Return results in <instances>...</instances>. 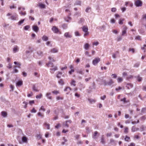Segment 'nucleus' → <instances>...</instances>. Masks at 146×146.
Returning <instances> with one entry per match:
<instances>
[{
    "instance_id": "f257e3e1",
    "label": "nucleus",
    "mask_w": 146,
    "mask_h": 146,
    "mask_svg": "<svg viewBox=\"0 0 146 146\" xmlns=\"http://www.w3.org/2000/svg\"><path fill=\"white\" fill-rule=\"evenodd\" d=\"M134 5L137 7H141L142 5V2L140 0H135Z\"/></svg>"
},
{
    "instance_id": "f03ea898",
    "label": "nucleus",
    "mask_w": 146,
    "mask_h": 146,
    "mask_svg": "<svg viewBox=\"0 0 146 146\" xmlns=\"http://www.w3.org/2000/svg\"><path fill=\"white\" fill-rule=\"evenodd\" d=\"M9 19H11L12 20H16L18 19V15L17 14L15 13L11 16Z\"/></svg>"
},
{
    "instance_id": "7ed1b4c3",
    "label": "nucleus",
    "mask_w": 146,
    "mask_h": 146,
    "mask_svg": "<svg viewBox=\"0 0 146 146\" xmlns=\"http://www.w3.org/2000/svg\"><path fill=\"white\" fill-rule=\"evenodd\" d=\"M100 61V58H95L93 61V64L94 65H96Z\"/></svg>"
},
{
    "instance_id": "20e7f679",
    "label": "nucleus",
    "mask_w": 146,
    "mask_h": 146,
    "mask_svg": "<svg viewBox=\"0 0 146 146\" xmlns=\"http://www.w3.org/2000/svg\"><path fill=\"white\" fill-rule=\"evenodd\" d=\"M100 143L102 144H104L106 143V142L104 138V135H102L100 138Z\"/></svg>"
},
{
    "instance_id": "39448f33",
    "label": "nucleus",
    "mask_w": 146,
    "mask_h": 146,
    "mask_svg": "<svg viewBox=\"0 0 146 146\" xmlns=\"http://www.w3.org/2000/svg\"><path fill=\"white\" fill-rule=\"evenodd\" d=\"M19 50V47L17 45L14 46L13 48V52L14 53H15L18 51Z\"/></svg>"
},
{
    "instance_id": "423d86ee",
    "label": "nucleus",
    "mask_w": 146,
    "mask_h": 146,
    "mask_svg": "<svg viewBox=\"0 0 146 146\" xmlns=\"http://www.w3.org/2000/svg\"><path fill=\"white\" fill-rule=\"evenodd\" d=\"M71 88L69 87H66L64 90V91L67 92L66 94H70V91L71 90Z\"/></svg>"
},
{
    "instance_id": "0eeeda50",
    "label": "nucleus",
    "mask_w": 146,
    "mask_h": 146,
    "mask_svg": "<svg viewBox=\"0 0 146 146\" xmlns=\"http://www.w3.org/2000/svg\"><path fill=\"white\" fill-rule=\"evenodd\" d=\"M51 67L53 68L50 69V71L52 73H53L54 71L57 70V67L56 66L54 67L53 65Z\"/></svg>"
},
{
    "instance_id": "6e6552de",
    "label": "nucleus",
    "mask_w": 146,
    "mask_h": 146,
    "mask_svg": "<svg viewBox=\"0 0 146 146\" xmlns=\"http://www.w3.org/2000/svg\"><path fill=\"white\" fill-rule=\"evenodd\" d=\"M127 27L125 26H124L123 29L122 31V36H123L126 33V30L127 29Z\"/></svg>"
},
{
    "instance_id": "1a4fd4ad",
    "label": "nucleus",
    "mask_w": 146,
    "mask_h": 146,
    "mask_svg": "<svg viewBox=\"0 0 146 146\" xmlns=\"http://www.w3.org/2000/svg\"><path fill=\"white\" fill-rule=\"evenodd\" d=\"M64 36L67 38H72V36L69 32H66L64 34Z\"/></svg>"
},
{
    "instance_id": "9d476101",
    "label": "nucleus",
    "mask_w": 146,
    "mask_h": 146,
    "mask_svg": "<svg viewBox=\"0 0 146 146\" xmlns=\"http://www.w3.org/2000/svg\"><path fill=\"white\" fill-rule=\"evenodd\" d=\"M32 29L36 33L39 30V28L36 25H33Z\"/></svg>"
},
{
    "instance_id": "9b49d317",
    "label": "nucleus",
    "mask_w": 146,
    "mask_h": 146,
    "mask_svg": "<svg viewBox=\"0 0 146 146\" xmlns=\"http://www.w3.org/2000/svg\"><path fill=\"white\" fill-rule=\"evenodd\" d=\"M46 96L48 99L51 100L52 97L51 96V93L50 92H47L46 94Z\"/></svg>"
},
{
    "instance_id": "f8f14e48",
    "label": "nucleus",
    "mask_w": 146,
    "mask_h": 146,
    "mask_svg": "<svg viewBox=\"0 0 146 146\" xmlns=\"http://www.w3.org/2000/svg\"><path fill=\"white\" fill-rule=\"evenodd\" d=\"M82 31L84 32L88 31V28L87 26H84L82 27Z\"/></svg>"
},
{
    "instance_id": "ddd939ff",
    "label": "nucleus",
    "mask_w": 146,
    "mask_h": 146,
    "mask_svg": "<svg viewBox=\"0 0 146 146\" xmlns=\"http://www.w3.org/2000/svg\"><path fill=\"white\" fill-rule=\"evenodd\" d=\"M58 82L59 84L61 86H63L64 84V82L62 79H60L58 80Z\"/></svg>"
},
{
    "instance_id": "4468645a",
    "label": "nucleus",
    "mask_w": 146,
    "mask_h": 146,
    "mask_svg": "<svg viewBox=\"0 0 146 146\" xmlns=\"http://www.w3.org/2000/svg\"><path fill=\"white\" fill-rule=\"evenodd\" d=\"M90 46V45L88 43L85 44L84 45V47L86 50H88Z\"/></svg>"
},
{
    "instance_id": "2eb2a0df",
    "label": "nucleus",
    "mask_w": 146,
    "mask_h": 146,
    "mask_svg": "<svg viewBox=\"0 0 146 146\" xmlns=\"http://www.w3.org/2000/svg\"><path fill=\"white\" fill-rule=\"evenodd\" d=\"M52 30L55 33H57L58 31V29L55 26L53 27Z\"/></svg>"
},
{
    "instance_id": "dca6fc26",
    "label": "nucleus",
    "mask_w": 146,
    "mask_h": 146,
    "mask_svg": "<svg viewBox=\"0 0 146 146\" xmlns=\"http://www.w3.org/2000/svg\"><path fill=\"white\" fill-rule=\"evenodd\" d=\"M98 134V132L97 131H96L94 132V133L92 136V138L93 139H96L97 138L96 137L97 136Z\"/></svg>"
},
{
    "instance_id": "f3484780",
    "label": "nucleus",
    "mask_w": 146,
    "mask_h": 146,
    "mask_svg": "<svg viewBox=\"0 0 146 146\" xmlns=\"http://www.w3.org/2000/svg\"><path fill=\"white\" fill-rule=\"evenodd\" d=\"M38 5L40 8H45V5L41 3H38Z\"/></svg>"
},
{
    "instance_id": "a211bd4d",
    "label": "nucleus",
    "mask_w": 146,
    "mask_h": 146,
    "mask_svg": "<svg viewBox=\"0 0 146 146\" xmlns=\"http://www.w3.org/2000/svg\"><path fill=\"white\" fill-rule=\"evenodd\" d=\"M139 128H136L135 126H133L132 127L131 131L133 132H134L139 130Z\"/></svg>"
},
{
    "instance_id": "6ab92c4d",
    "label": "nucleus",
    "mask_w": 146,
    "mask_h": 146,
    "mask_svg": "<svg viewBox=\"0 0 146 146\" xmlns=\"http://www.w3.org/2000/svg\"><path fill=\"white\" fill-rule=\"evenodd\" d=\"M135 78H137V80L139 82H141L142 80V78L139 75H138L135 76Z\"/></svg>"
},
{
    "instance_id": "aec40b11",
    "label": "nucleus",
    "mask_w": 146,
    "mask_h": 146,
    "mask_svg": "<svg viewBox=\"0 0 146 146\" xmlns=\"http://www.w3.org/2000/svg\"><path fill=\"white\" fill-rule=\"evenodd\" d=\"M44 126H45L46 128L48 129H50V124L48 123H45L44 124Z\"/></svg>"
},
{
    "instance_id": "412c9836",
    "label": "nucleus",
    "mask_w": 146,
    "mask_h": 146,
    "mask_svg": "<svg viewBox=\"0 0 146 146\" xmlns=\"http://www.w3.org/2000/svg\"><path fill=\"white\" fill-rule=\"evenodd\" d=\"M1 115L3 117H5L7 116V113L6 112L3 111L1 112Z\"/></svg>"
},
{
    "instance_id": "4be33fe9",
    "label": "nucleus",
    "mask_w": 146,
    "mask_h": 146,
    "mask_svg": "<svg viewBox=\"0 0 146 146\" xmlns=\"http://www.w3.org/2000/svg\"><path fill=\"white\" fill-rule=\"evenodd\" d=\"M23 82L21 81H19L16 83V86H20L22 85Z\"/></svg>"
},
{
    "instance_id": "5701e85b",
    "label": "nucleus",
    "mask_w": 146,
    "mask_h": 146,
    "mask_svg": "<svg viewBox=\"0 0 146 146\" xmlns=\"http://www.w3.org/2000/svg\"><path fill=\"white\" fill-rule=\"evenodd\" d=\"M58 51V50L57 48H53L51 50V52L52 53H54L57 52Z\"/></svg>"
},
{
    "instance_id": "b1692460",
    "label": "nucleus",
    "mask_w": 146,
    "mask_h": 146,
    "mask_svg": "<svg viewBox=\"0 0 146 146\" xmlns=\"http://www.w3.org/2000/svg\"><path fill=\"white\" fill-rule=\"evenodd\" d=\"M37 54L39 56L42 57L43 54V52L41 51H38L37 52Z\"/></svg>"
},
{
    "instance_id": "393cba45",
    "label": "nucleus",
    "mask_w": 146,
    "mask_h": 146,
    "mask_svg": "<svg viewBox=\"0 0 146 146\" xmlns=\"http://www.w3.org/2000/svg\"><path fill=\"white\" fill-rule=\"evenodd\" d=\"M62 74V72H60L59 71L58 72L56 75V77L58 78H60Z\"/></svg>"
},
{
    "instance_id": "a878e982",
    "label": "nucleus",
    "mask_w": 146,
    "mask_h": 146,
    "mask_svg": "<svg viewBox=\"0 0 146 146\" xmlns=\"http://www.w3.org/2000/svg\"><path fill=\"white\" fill-rule=\"evenodd\" d=\"M106 26L105 25H103L99 27V29L102 30H105Z\"/></svg>"
},
{
    "instance_id": "bb28decb",
    "label": "nucleus",
    "mask_w": 146,
    "mask_h": 146,
    "mask_svg": "<svg viewBox=\"0 0 146 146\" xmlns=\"http://www.w3.org/2000/svg\"><path fill=\"white\" fill-rule=\"evenodd\" d=\"M126 87L128 89H129L130 88L133 87V85L131 84H127Z\"/></svg>"
},
{
    "instance_id": "cd10ccee",
    "label": "nucleus",
    "mask_w": 146,
    "mask_h": 146,
    "mask_svg": "<svg viewBox=\"0 0 146 146\" xmlns=\"http://www.w3.org/2000/svg\"><path fill=\"white\" fill-rule=\"evenodd\" d=\"M67 122H66V121L65 122H64L63 124V126L64 127H69V125L67 123Z\"/></svg>"
},
{
    "instance_id": "c85d7f7f",
    "label": "nucleus",
    "mask_w": 146,
    "mask_h": 146,
    "mask_svg": "<svg viewBox=\"0 0 146 146\" xmlns=\"http://www.w3.org/2000/svg\"><path fill=\"white\" fill-rule=\"evenodd\" d=\"M118 53V52L117 51L115 53H113L112 54V56L113 58H116V55Z\"/></svg>"
},
{
    "instance_id": "c756f323",
    "label": "nucleus",
    "mask_w": 146,
    "mask_h": 146,
    "mask_svg": "<svg viewBox=\"0 0 146 146\" xmlns=\"http://www.w3.org/2000/svg\"><path fill=\"white\" fill-rule=\"evenodd\" d=\"M52 93L56 95H57V94H59L60 93V92L59 91L57 90H54L52 92Z\"/></svg>"
},
{
    "instance_id": "7c9ffc66",
    "label": "nucleus",
    "mask_w": 146,
    "mask_h": 146,
    "mask_svg": "<svg viewBox=\"0 0 146 146\" xmlns=\"http://www.w3.org/2000/svg\"><path fill=\"white\" fill-rule=\"evenodd\" d=\"M123 81V79L120 77H119L117 79V81L118 82V83L121 82H122Z\"/></svg>"
},
{
    "instance_id": "2f4dec72",
    "label": "nucleus",
    "mask_w": 146,
    "mask_h": 146,
    "mask_svg": "<svg viewBox=\"0 0 146 146\" xmlns=\"http://www.w3.org/2000/svg\"><path fill=\"white\" fill-rule=\"evenodd\" d=\"M76 82L74 80H72L70 83V84L72 86H76Z\"/></svg>"
},
{
    "instance_id": "473e14b6",
    "label": "nucleus",
    "mask_w": 146,
    "mask_h": 146,
    "mask_svg": "<svg viewBox=\"0 0 146 146\" xmlns=\"http://www.w3.org/2000/svg\"><path fill=\"white\" fill-rule=\"evenodd\" d=\"M114 83V82L112 80H111L110 81L108 82V85L110 86Z\"/></svg>"
},
{
    "instance_id": "72a5a7b5",
    "label": "nucleus",
    "mask_w": 146,
    "mask_h": 146,
    "mask_svg": "<svg viewBox=\"0 0 146 146\" xmlns=\"http://www.w3.org/2000/svg\"><path fill=\"white\" fill-rule=\"evenodd\" d=\"M48 37L46 36H43L42 37V39L44 41H47L48 40Z\"/></svg>"
},
{
    "instance_id": "f704fd0d",
    "label": "nucleus",
    "mask_w": 146,
    "mask_h": 146,
    "mask_svg": "<svg viewBox=\"0 0 146 146\" xmlns=\"http://www.w3.org/2000/svg\"><path fill=\"white\" fill-rule=\"evenodd\" d=\"M22 140L23 142H26L27 141V139L26 137L24 136L23 137Z\"/></svg>"
},
{
    "instance_id": "c9c22d12",
    "label": "nucleus",
    "mask_w": 146,
    "mask_h": 146,
    "mask_svg": "<svg viewBox=\"0 0 146 146\" xmlns=\"http://www.w3.org/2000/svg\"><path fill=\"white\" fill-rule=\"evenodd\" d=\"M25 21V19H23L21 20L18 23V25H21L23 23V22Z\"/></svg>"
},
{
    "instance_id": "e433bc0d",
    "label": "nucleus",
    "mask_w": 146,
    "mask_h": 146,
    "mask_svg": "<svg viewBox=\"0 0 146 146\" xmlns=\"http://www.w3.org/2000/svg\"><path fill=\"white\" fill-rule=\"evenodd\" d=\"M121 101L122 102H123L124 103H127L129 102L128 100H126V98H124L123 99H121Z\"/></svg>"
},
{
    "instance_id": "4c0bfd02",
    "label": "nucleus",
    "mask_w": 146,
    "mask_h": 146,
    "mask_svg": "<svg viewBox=\"0 0 146 146\" xmlns=\"http://www.w3.org/2000/svg\"><path fill=\"white\" fill-rule=\"evenodd\" d=\"M56 99L58 101L60 100H63V98L62 97H60V96H57Z\"/></svg>"
},
{
    "instance_id": "58836bf2",
    "label": "nucleus",
    "mask_w": 146,
    "mask_h": 146,
    "mask_svg": "<svg viewBox=\"0 0 146 146\" xmlns=\"http://www.w3.org/2000/svg\"><path fill=\"white\" fill-rule=\"evenodd\" d=\"M141 131L144 130L146 129V127L142 125L140 128Z\"/></svg>"
},
{
    "instance_id": "ea45409f",
    "label": "nucleus",
    "mask_w": 146,
    "mask_h": 146,
    "mask_svg": "<svg viewBox=\"0 0 146 146\" xmlns=\"http://www.w3.org/2000/svg\"><path fill=\"white\" fill-rule=\"evenodd\" d=\"M124 19H120L119 22V24L120 25H122L123 24V21H124Z\"/></svg>"
},
{
    "instance_id": "a19ab883",
    "label": "nucleus",
    "mask_w": 146,
    "mask_h": 146,
    "mask_svg": "<svg viewBox=\"0 0 146 146\" xmlns=\"http://www.w3.org/2000/svg\"><path fill=\"white\" fill-rule=\"evenodd\" d=\"M141 19L142 20H145L146 21V14L142 15Z\"/></svg>"
},
{
    "instance_id": "79ce46f5",
    "label": "nucleus",
    "mask_w": 146,
    "mask_h": 146,
    "mask_svg": "<svg viewBox=\"0 0 146 146\" xmlns=\"http://www.w3.org/2000/svg\"><path fill=\"white\" fill-rule=\"evenodd\" d=\"M42 96V94H39V95H37L36 96V98L37 99H40L41 98Z\"/></svg>"
},
{
    "instance_id": "37998d69",
    "label": "nucleus",
    "mask_w": 146,
    "mask_h": 146,
    "mask_svg": "<svg viewBox=\"0 0 146 146\" xmlns=\"http://www.w3.org/2000/svg\"><path fill=\"white\" fill-rule=\"evenodd\" d=\"M19 14L21 15H25L26 14V13L25 11L24 12H22V11H20L19 12Z\"/></svg>"
},
{
    "instance_id": "c03bdc74",
    "label": "nucleus",
    "mask_w": 146,
    "mask_h": 146,
    "mask_svg": "<svg viewBox=\"0 0 146 146\" xmlns=\"http://www.w3.org/2000/svg\"><path fill=\"white\" fill-rule=\"evenodd\" d=\"M81 4V2L79 1H76L74 3L75 5H80Z\"/></svg>"
},
{
    "instance_id": "a18cd8bd",
    "label": "nucleus",
    "mask_w": 146,
    "mask_h": 146,
    "mask_svg": "<svg viewBox=\"0 0 146 146\" xmlns=\"http://www.w3.org/2000/svg\"><path fill=\"white\" fill-rule=\"evenodd\" d=\"M33 89L34 91H35L36 92H38V90L37 89L35 85H34L33 86Z\"/></svg>"
},
{
    "instance_id": "49530a36",
    "label": "nucleus",
    "mask_w": 146,
    "mask_h": 146,
    "mask_svg": "<svg viewBox=\"0 0 146 146\" xmlns=\"http://www.w3.org/2000/svg\"><path fill=\"white\" fill-rule=\"evenodd\" d=\"M122 39V37L121 36H118L117 38V41H119L121 40Z\"/></svg>"
},
{
    "instance_id": "de8ad7c7",
    "label": "nucleus",
    "mask_w": 146,
    "mask_h": 146,
    "mask_svg": "<svg viewBox=\"0 0 146 146\" xmlns=\"http://www.w3.org/2000/svg\"><path fill=\"white\" fill-rule=\"evenodd\" d=\"M30 26L29 25H26L24 27V29L25 30H27L30 28Z\"/></svg>"
},
{
    "instance_id": "09e8293b",
    "label": "nucleus",
    "mask_w": 146,
    "mask_h": 146,
    "mask_svg": "<svg viewBox=\"0 0 146 146\" xmlns=\"http://www.w3.org/2000/svg\"><path fill=\"white\" fill-rule=\"evenodd\" d=\"M7 68H8V69H11L12 67V65L11 64L9 63L8 64V66H7Z\"/></svg>"
},
{
    "instance_id": "8fccbe9b",
    "label": "nucleus",
    "mask_w": 146,
    "mask_h": 146,
    "mask_svg": "<svg viewBox=\"0 0 146 146\" xmlns=\"http://www.w3.org/2000/svg\"><path fill=\"white\" fill-rule=\"evenodd\" d=\"M130 139V137L127 136H126L125 137L124 139L125 141H128V140H129Z\"/></svg>"
},
{
    "instance_id": "3c124183",
    "label": "nucleus",
    "mask_w": 146,
    "mask_h": 146,
    "mask_svg": "<svg viewBox=\"0 0 146 146\" xmlns=\"http://www.w3.org/2000/svg\"><path fill=\"white\" fill-rule=\"evenodd\" d=\"M42 110L43 111H45V109L44 108V107L43 106H42L39 110V111Z\"/></svg>"
},
{
    "instance_id": "603ef678",
    "label": "nucleus",
    "mask_w": 146,
    "mask_h": 146,
    "mask_svg": "<svg viewBox=\"0 0 146 146\" xmlns=\"http://www.w3.org/2000/svg\"><path fill=\"white\" fill-rule=\"evenodd\" d=\"M74 34L76 36H80V35L79 33V32L78 31H76L74 33Z\"/></svg>"
},
{
    "instance_id": "864d4df0",
    "label": "nucleus",
    "mask_w": 146,
    "mask_h": 146,
    "mask_svg": "<svg viewBox=\"0 0 146 146\" xmlns=\"http://www.w3.org/2000/svg\"><path fill=\"white\" fill-rule=\"evenodd\" d=\"M52 63L50 61L48 62V63L46 64V65L48 67H49L50 66V65H51L52 66Z\"/></svg>"
},
{
    "instance_id": "5fc2aeb1",
    "label": "nucleus",
    "mask_w": 146,
    "mask_h": 146,
    "mask_svg": "<svg viewBox=\"0 0 146 146\" xmlns=\"http://www.w3.org/2000/svg\"><path fill=\"white\" fill-rule=\"evenodd\" d=\"M37 115L38 116H41L42 117H44V115L43 114L41 113L40 112H39L38 113Z\"/></svg>"
},
{
    "instance_id": "6e6d98bb",
    "label": "nucleus",
    "mask_w": 146,
    "mask_h": 146,
    "mask_svg": "<svg viewBox=\"0 0 146 146\" xmlns=\"http://www.w3.org/2000/svg\"><path fill=\"white\" fill-rule=\"evenodd\" d=\"M115 22V20L113 19H111L110 20V22L111 23H114Z\"/></svg>"
},
{
    "instance_id": "4d7b16f0",
    "label": "nucleus",
    "mask_w": 146,
    "mask_h": 146,
    "mask_svg": "<svg viewBox=\"0 0 146 146\" xmlns=\"http://www.w3.org/2000/svg\"><path fill=\"white\" fill-rule=\"evenodd\" d=\"M115 140L113 139H111L110 140V142L111 143H115Z\"/></svg>"
},
{
    "instance_id": "13d9d810",
    "label": "nucleus",
    "mask_w": 146,
    "mask_h": 146,
    "mask_svg": "<svg viewBox=\"0 0 146 146\" xmlns=\"http://www.w3.org/2000/svg\"><path fill=\"white\" fill-rule=\"evenodd\" d=\"M125 118H126V119H127L128 118H129L130 119L131 118V117H130L129 115L127 114H125Z\"/></svg>"
},
{
    "instance_id": "bf43d9fd",
    "label": "nucleus",
    "mask_w": 146,
    "mask_h": 146,
    "mask_svg": "<svg viewBox=\"0 0 146 146\" xmlns=\"http://www.w3.org/2000/svg\"><path fill=\"white\" fill-rule=\"evenodd\" d=\"M116 10V9L115 8H112L111 9V11L112 12H115Z\"/></svg>"
},
{
    "instance_id": "052dcab7",
    "label": "nucleus",
    "mask_w": 146,
    "mask_h": 146,
    "mask_svg": "<svg viewBox=\"0 0 146 146\" xmlns=\"http://www.w3.org/2000/svg\"><path fill=\"white\" fill-rule=\"evenodd\" d=\"M139 64L138 63H137L134 65V67H137L139 66Z\"/></svg>"
},
{
    "instance_id": "680f3d73",
    "label": "nucleus",
    "mask_w": 146,
    "mask_h": 146,
    "mask_svg": "<svg viewBox=\"0 0 146 146\" xmlns=\"http://www.w3.org/2000/svg\"><path fill=\"white\" fill-rule=\"evenodd\" d=\"M141 37L139 36H137L135 37V39L137 40H140Z\"/></svg>"
},
{
    "instance_id": "e2e57ef3",
    "label": "nucleus",
    "mask_w": 146,
    "mask_h": 146,
    "mask_svg": "<svg viewBox=\"0 0 146 146\" xmlns=\"http://www.w3.org/2000/svg\"><path fill=\"white\" fill-rule=\"evenodd\" d=\"M128 127H126L125 129V130L124 131V132L125 133H127L128 132Z\"/></svg>"
},
{
    "instance_id": "0e129e2a",
    "label": "nucleus",
    "mask_w": 146,
    "mask_h": 146,
    "mask_svg": "<svg viewBox=\"0 0 146 146\" xmlns=\"http://www.w3.org/2000/svg\"><path fill=\"white\" fill-rule=\"evenodd\" d=\"M88 100L90 103H92V102H95V101L93 99H88Z\"/></svg>"
},
{
    "instance_id": "69168bd1",
    "label": "nucleus",
    "mask_w": 146,
    "mask_h": 146,
    "mask_svg": "<svg viewBox=\"0 0 146 146\" xmlns=\"http://www.w3.org/2000/svg\"><path fill=\"white\" fill-rule=\"evenodd\" d=\"M133 76L132 75H130L127 78V80H129V79L132 78Z\"/></svg>"
},
{
    "instance_id": "338daca9",
    "label": "nucleus",
    "mask_w": 146,
    "mask_h": 146,
    "mask_svg": "<svg viewBox=\"0 0 146 146\" xmlns=\"http://www.w3.org/2000/svg\"><path fill=\"white\" fill-rule=\"evenodd\" d=\"M80 135H76L74 136L77 139H79Z\"/></svg>"
},
{
    "instance_id": "774afa93",
    "label": "nucleus",
    "mask_w": 146,
    "mask_h": 146,
    "mask_svg": "<svg viewBox=\"0 0 146 146\" xmlns=\"http://www.w3.org/2000/svg\"><path fill=\"white\" fill-rule=\"evenodd\" d=\"M106 98V96L104 95L102 96L100 98L101 100H104Z\"/></svg>"
}]
</instances>
